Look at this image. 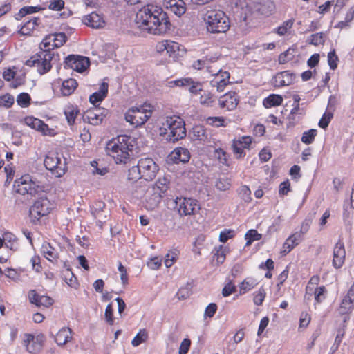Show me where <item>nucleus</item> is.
I'll list each match as a JSON object with an SVG mask.
<instances>
[{
  "label": "nucleus",
  "mask_w": 354,
  "mask_h": 354,
  "mask_svg": "<svg viewBox=\"0 0 354 354\" xmlns=\"http://www.w3.org/2000/svg\"><path fill=\"white\" fill-rule=\"evenodd\" d=\"M52 36L53 48H59L64 45L67 40V37L64 32H57L50 35Z\"/></svg>",
  "instance_id": "37"
},
{
  "label": "nucleus",
  "mask_w": 354,
  "mask_h": 354,
  "mask_svg": "<svg viewBox=\"0 0 354 354\" xmlns=\"http://www.w3.org/2000/svg\"><path fill=\"white\" fill-rule=\"evenodd\" d=\"M180 87H188V91L194 95L199 93L201 91H203L202 89V84L200 82H194L192 78H182L176 80L174 82H171V84Z\"/></svg>",
  "instance_id": "14"
},
{
  "label": "nucleus",
  "mask_w": 354,
  "mask_h": 354,
  "mask_svg": "<svg viewBox=\"0 0 354 354\" xmlns=\"http://www.w3.org/2000/svg\"><path fill=\"white\" fill-rule=\"evenodd\" d=\"M62 276L66 283L70 286H71L73 283V278L75 277L74 274L71 270V268H66V270H64L62 272Z\"/></svg>",
  "instance_id": "57"
},
{
  "label": "nucleus",
  "mask_w": 354,
  "mask_h": 354,
  "mask_svg": "<svg viewBox=\"0 0 354 354\" xmlns=\"http://www.w3.org/2000/svg\"><path fill=\"white\" fill-rule=\"evenodd\" d=\"M17 103L22 108H26L30 104L31 97L27 93H21L16 99Z\"/></svg>",
  "instance_id": "42"
},
{
  "label": "nucleus",
  "mask_w": 354,
  "mask_h": 354,
  "mask_svg": "<svg viewBox=\"0 0 354 354\" xmlns=\"http://www.w3.org/2000/svg\"><path fill=\"white\" fill-rule=\"evenodd\" d=\"M346 250L344 242L339 240L333 250V266L335 268H340L345 261Z\"/></svg>",
  "instance_id": "16"
},
{
  "label": "nucleus",
  "mask_w": 354,
  "mask_h": 354,
  "mask_svg": "<svg viewBox=\"0 0 354 354\" xmlns=\"http://www.w3.org/2000/svg\"><path fill=\"white\" fill-rule=\"evenodd\" d=\"M105 319L107 323L110 325H113L114 320H113V309L112 307L111 304H109L107 305L106 309H105V313H104Z\"/></svg>",
  "instance_id": "56"
},
{
  "label": "nucleus",
  "mask_w": 354,
  "mask_h": 354,
  "mask_svg": "<svg viewBox=\"0 0 354 354\" xmlns=\"http://www.w3.org/2000/svg\"><path fill=\"white\" fill-rule=\"evenodd\" d=\"M324 41V34L323 32H318L313 34L310 36V41H309V44L314 46H318L320 44H323Z\"/></svg>",
  "instance_id": "50"
},
{
  "label": "nucleus",
  "mask_w": 354,
  "mask_h": 354,
  "mask_svg": "<svg viewBox=\"0 0 354 354\" xmlns=\"http://www.w3.org/2000/svg\"><path fill=\"white\" fill-rule=\"evenodd\" d=\"M215 156L218 158L221 163L229 166L228 155L223 149L218 148L216 149Z\"/></svg>",
  "instance_id": "48"
},
{
  "label": "nucleus",
  "mask_w": 354,
  "mask_h": 354,
  "mask_svg": "<svg viewBox=\"0 0 354 354\" xmlns=\"http://www.w3.org/2000/svg\"><path fill=\"white\" fill-rule=\"evenodd\" d=\"M313 217V215L309 214L303 221L300 230L302 234H306L308 231L309 227L312 223Z\"/></svg>",
  "instance_id": "61"
},
{
  "label": "nucleus",
  "mask_w": 354,
  "mask_h": 354,
  "mask_svg": "<svg viewBox=\"0 0 354 354\" xmlns=\"http://www.w3.org/2000/svg\"><path fill=\"white\" fill-rule=\"evenodd\" d=\"M191 345L190 339L185 338L184 339L180 346L178 350V354H187L189 351Z\"/></svg>",
  "instance_id": "63"
},
{
  "label": "nucleus",
  "mask_w": 354,
  "mask_h": 354,
  "mask_svg": "<svg viewBox=\"0 0 354 354\" xmlns=\"http://www.w3.org/2000/svg\"><path fill=\"white\" fill-rule=\"evenodd\" d=\"M333 116V115L330 112L325 113L319 121V127L322 129L327 128Z\"/></svg>",
  "instance_id": "53"
},
{
  "label": "nucleus",
  "mask_w": 354,
  "mask_h": 354,
  "mask_svg": "<svg viewBox=\"0 0 354 354\" xmlns=\"http://www.w3.org/2000/svg\"><path fill=\"white\" fill-rule=\"evenodd\" d=\"M15 102L14 96L6 93L0 96V106L6 109L10 108Z\"/></svg>",
  "instance_id": "45"
},
{
  "label": "nucleus",
  "mask_w": 354,
  "mask_h": 354,
  "mask_svg": "<svg viewBox=\"0 0 354 354\" xmlns=\"http://www.w3.org/2000/svg\"><path fill=\"white\" fill-rule=\"evenodd\" d=\"M262 238V234H259L257 230L251 229L249 230L245 234V239L246 241V246L250 245L254 241H259Z\"/></svg>",
  "instance_id": "39"
},
{
  "label": "nucleus",
  "mask_w": 354,
  "mask_h": 354,
  "mask_svg": "<svg viewBox=\"0 0 354 354\" xmlns=\"http://www.w3.org/2000/svg\"><path fill=\"white\" fill-rule=\"evenodd\" d=\"M317 134V131L315 129H310L308 131H304L303 133L301 140L303 143L306 145H310L313 143L315 140V138Z\"/></svg>",
  "instance_id": "40"
},
{
  "label": "nucleus",
  "mask_w": 354,
  "mask_h": 354,
  "mask_svg": "<svg viewBox=\"0 0 354 354\" xmlns=\"http://www.w3.org/2000/svg\"><path fill=\"white\" fill-rule=\"evenodd\" d=\"M119 272H120V279L123 285H126L128 283V276L126 268L122 264L121 262H119L118 268Z\"/></svg>",
  "instance_id": "62"
},
{
  "label": "nucleus",
  "mask_w": 354,
  "mask_h": 354,
  "mask_svg": "<svg viewBox=\"0 0 354 354\" xmlns=\"http://www.w3.org/2000/svg\"><path fill=\"white\" fill-rule=\"evenodd\" d=\"M238 104L239 98L235 92H228L218 99L219 106L228 111L235 109Z\"/></svg>",
  "instance_id": "15"
},
{
  "label": "nucleus",
  "mask_w": 354,
  "mask_h": 354,
  "mask_svg": "<svg viewBox=\"0 0 354 354\" xmlns=\"http://www.w3.org/2000/svg\"><path fill=\"white\" fill-rule=\"evenodd\" d=\"M89 59L84 56L69 55L64 60L65 68H71L78 73H83L89 67Z\"/></svg>",
  "instance_id": "12"
},
{
  "label": "nucleus",
  "mask_w": 354,
  "mask_h": 354,
  "mask_svg": "<svg viewBox=\"0 0 354 354\" xmlns=\"http://www.w3.org/2000/svg\"><path fill=\"white\" fill-rule=\"evenodd\" d=\"M40 24V19L33 17L30 20L26 21L18 31L21 35H30L33 30Z\"/></svg>",
  "instance_id": "28"
},
{
  "label": "nucleus",
  "mask_w": 354,
  "mask_h": 354,
  "mask_svg": "<svg viewBox=\"0 0 354 354\" xmlns=\"http://www.w3.org/2000/svg\"><path fill=\"white\" fill-rule=\"evenodd\" d=\"M151 114V105L144 104L139 106L130 108L124 114V118L133 127H138L145 124Z\"/></svg>",
  "instance_id": "6"
},
{
  "label": "nucleus",
  "mask_w": 354,
  "mask_h": 354,
  "mask_svg": "<svg viewBox=\"0 0 354 354\" xmlns=\"http://www.w3.org/2000/svg\"><path fill=\"white\" fill-rule=\"evenodd\" d=\"M105 207L106 204L103 201H96L91 206V214L95 218H100Z\"/></svg>",
  "instance_id": "36"
},
{
  "label": "nucleus",
  "mask_w": 354,
  "mask_h": 354,
  "mask_svg": "<svg viewBox=\"0 0 354 354\" xmlns=\"http://www.w3.org/2000/svg\"><path fill=\"white\" fill-rule=\"evenodd\" d=\"M169 158L174 163H186L190 159V152L185 147H176L171 153Z\"/></svg>",
  "instance_id": "23"
},
{
  "label": "nucleus",
  "mask_w": 354,
  "mask_h": 354,
  "mask_svg": "<svg viewBox=\"0 0 354 354\" xmlns=\"http://www.w3.org/2000/svg\"><path fill=\"white\" fill-rule=\"evenodd\" d=\"M207 122L216 127H226L225 118L222 116L209 117L207 119Z\"/></svg>",
  "instance_id": "46"
},
{
  "label": "nucleus",
  "mask_w": 354,
  "mask_h": 354,
  "mask_svg": "<svg viewBox=\"0 0 354 354\" xmlns=\"http://www.w3.org/2000/svg\"><path fill=\"white\" fill-rule=\"evenodd\" d=\"M15 192L21 195L35 196L38 192L39 187L35 184L29 175H25L20 178L15 180L14 183Z\"/></svg>",
  "instance_id": "9"
},
{
  "label": "nucleus",
  "mask_w": 354,
  "mask_h": 354,
  "mask_svg": "<svg viewBox=\"0 0 354 354\" xmlns=\"http://www.w3.org/2000/svg\"><path fill=\"white\" fill-rule=\"evenodd\" d=\"M91 109L94 113H96L97 116L102 118V120H104L109 113V111L108 109L100 107L98 105H95L94 107Z\"/></svg>",
  "instance_id": "58"
},
{
  "label": "nucleus",
  "mask_w": 354,
  "mask_h": 354,
  "mask_svg": "<svg viewBox=\"0 0 354 354\" xmlns=\"http://www.w3.org/2000/svg\"><path fill=\"white\" fill-rule=\"evenodd\" d=\"M158 171V166L152 158H141L136 165L132 166L129 169L127 179L131 182H136L142 178L146 181L152 180Z\"/></svg>",
  "instance_id": "4"
},
{
  "label": "nucleus",
  "mask_w": 354,
  "mask_h": 354,
  "mask_svg": "<svg viewBox=\"0 0 354 354\" xmlns=\"http://www.w3.org/2000/svg\"><path fill=\"white\" fill-rule=\"evenodd\" d=\"M175 203L180 216L196 214L201 209L197 201L189 198L177 197Z\"/></svg>",
  "instance_id": "11"
},
{
  "label": "nucleus",
  "mask_w": 354,
  "mask_h": 354,
  "mask_svg": "<svg viewBox=\"0 0 354 354\" xmlns=\"http://www.w3.org/2000/svg\"><path fill=\"white\" fill-rule=\"evenodd\" d=\"M326 292V289L324 286L317 287L315 290V292H314L315 299L316 300V301L317 303L322 302V300L325 298L324 295Z\"/></svg>",
  "instance_id": "55"
},
{
  "label": "nucleus",
  "mask_w": 354,
  "mask_h": 354,
  "mask_svg": "<svg viewBox=\"0 0 354 354\" xmlns=\"http://www.w3.org/2000/svg\"><path fill=\"white\" fill-rule=\"evenodd\" d=\"M214 258H216V264L220 265L223 263L225 259V250L222 245L219 246V248L216 250V252L214 255Z\"/></svg>",
  "instance_id": "59"
},
{
  "label": "nucleus",
  "mask_w": 354,
  "mask_h": 354,
  "mask_svg": "<svg viewBox=\"0 0 354 354\" xmlns=\"http://www.w3.org/2000/svg\"><path fill=\"white\" fill-rule=\"evenodd\" d=\"M189 136L193 140H198L201 142L209 141L210 133L203 125H195L189 132Z\"/></svg>",
  "instance_id": "18"
},
{
  "label": "nucleus",
  "mask_w": 354,
  "mask_h": 354,
  "mask_svg": "<svg viewBox=\"0 0 354 354\" xmlns=\"http://www.w3.org/2000/svg\"><path fill=\"white\" fill-rule=\"evenodd\" d=\"M135 22L140 29L157 35L167 33L171 26L168 15L162 8L149 4L138 10Z\"/></svg>",
  "instance_id": "1"
},
{
  "label": "nucleus",
  "mask_w": 354,
  "mask_h": 354,
  "mask_svg": "<svg viewBox=\"0 0 354 354\" xmlns=\"http://www.w3.org/2000/svg\"><path fill=\"white\" fill-rule=\"evenodd\" d=\"M44 164L46 169L51 171L57 177H62L66 171V162H62L57 153H48L45 157Z\"/></svg>",
  "instance_id": "8"
},
{
  "label": "nucleus",
  "mask_w": 354,
  "mask_h": 354,
  "mask_svg": "<svg viewBox=\"0 0 354 354\" xmlns=\"http://www.w3.org/2000/svg\"><path fill=\"white\" fill-rule=\"evenodd\" d=\"M338 60L339 58L334 49L328 53V63L330 69L335 70L337 68Z\"/></svg>",
  "instance_id": "49"
},
{
  "label": "nucleus",
  "mask_w": 354,
  "mask_h": 354,
  "mask_svg": "<svg viewBox=\"0 0 354 354\" xmlns=\"http://www.w3.org/2000/svg\"><path fill=\"white\" fill-rule=\"evenodd\" d=\"M52 36L48 35L43 39L40 44L41 50L26 60L27 66H36L39 74L43 75L48 72L51 68V61L54 57V53L50 50V46Z\"/></svg>",
  "instance_id": "2"
},
{
  "label": "nucleus",
  "mask_w": 354,
  "mask_h": 354,
  "mask_svg": "<svg viewBox=\"0 0 354 354\" xmlns=\"http://www.w3.org/2000/svg\"><path fill=\"white\" fill-rule=\"evenodd\" d=\"M3 242L6 241V245L7 248H9L12 250H17V245L15 244V241L17 238L15 235H14L11 232H5L3 235Z\"/></svg>",
  "instance_id": "41"
},
{
  "label": "nucleus",
  "mask_w": 354,
  "mask_h": 354,
  "mask_svg": "<svg viewBox=\"0 0 354 354\" xmlns=\"http://www.w3.org/2000/svg\"><path fill=\"white\" fill-rule=\"evenodd\" d=\"M26 124L33 129L41 132L44 135H50V131L48 125L41 120L36 118L33 116H27L24 118Z\"/></svg>",
  "instance_id": "17"
},
{
  "label": "nucleus",
  "mask_w": 354,
  "mask_h": 354,
  "mask_svg": "<svg viewBox=\"0 0 354 354\" xmlns=\"http://www.w3.org/2000/svg\"><path fill=\"white\" fill-rule=\"evenodd\" d=\"M178 48L179 46L178 43L165 41L160 44V50H166L167 53H174Z\"/></svg>",
  "instance_id": "43"
},
{
  "label": "nucleus",
  "mask_w": 354,
  "mask_h": 354,
  "mask_svg": "<svg viewBox=\"0 0 354 354\" xmlns=\"http://www.w3.org/2000/svg\"><path fill=\"white\" fill-rule=\"evenodd\" d=\"M52 209L50 201L46 197H41L37 199L30 207V216L37 221L41 217L48 214Z\"/></svg>",
  "instance_id": "10"
},
{
  "label": "nucleus",
  "mask_w": 354,
  "mask_h": 354,
  "mask_svg": "<svg viewBox=\"0 0 354 354\" xmlns=\"http://www.w3.org/2000/svg\"><path fill=\"white\" fill-rule=\"evenodd\" d=\"M108 83L102 82L100 86L99 90L90 95L89 102L95 106L103 101L108 95Z\"/></svg>",
  "instance_id": "24"
},
{
  "label": "nucleus",
  "mask_w": 354,
  "mask_h": 354,
  "mask_svg": "<svg viewBox=\"0 0 354 354\" xmlns=\"http://www.w3.org/2000/svg\"><path fill=\"white\" fill-rule=\"evenodd\" d=\"M131 140L129 136L120 135L107 142L106 153L113 157L117 164H126L130 160L129 151L133 150V145L130 143Z\"/></svg>",
  "instance_id": "3"
},
{
  "label": "nucleus",
  "mask_w": 354,
  "mask_h": 354,
  "mask_svg": "<svg viewBox=\"0 0 354 354\" xmlns=\"http://www.w3.org/2000/svg\"><path fill=\"white\" fill-rule=\"evenodd\" d=\"M214 186L219 191H227L232 187V180L227 176L219 177L216 179Z\"/></svg>",
  "instance_id": "33"
},
{
  "label": "nucleus",
  "mask_w": 354,
  "mask_h": 354,
  "mask_svg": "<svg viewBox=\"0 0 354 354\" xmlns=\"http://www.w3.org/2000/svg\"><path fill=\"white\" fill-rule=\"evenodd\" d=\"M295 56V50L294 48H289L287 50L279 55L278 62L280 64H284L293 59Z\"/></svg>",
  "instance_id": "38"
},
{
  "label": "nucleus",
  "mask_w": 354,
  "mask_h": 354,
  "mask_svg": "<svg viewBox=\"0 0 354 354\" xmlns=\"http://www.w3.org/2000/svg\"><path fill=\"white\" fill-rule=\"evenodd\" d=\"M162 124L165 130H169L167 139L169 141L175 142L184 138L187 135L185 122L180 117L167 118Z\"/></svg>",
  "instance_id": "7"
},
{
  "label": "nucleus",
  "mask_w": 354,
  "mask_h": 354,
  "mask_svg": "<svg viewBox=\"0 0 354 354\" xmlns=\"http://www.w3.org/2000/svg\"><path fill=\"white\" fill-rule=\"evenodd\" d=\"M24 344L26 348L27 351L30 353H35L41 348V344L35 341L34 335L28 334L26 339L24 341Z\"/></svg>",
  "instance_id": "29"
},
{
  "label": "nucleus",
  "mask_w": 354,
  "mask_h": 354,
  "mask_svg": "<svg viewBox=\"0 0 354 354\" xmlns=\"http://www.w3.org/2000/svg\"><path fill=\"white\" fill-rule=\"evenodd\" d=\"M29 301L38 307H49L53 304V299L46 295H40L36 290H31L28 293Z\"/></svg>",
  "instance_id": "19"
},
{
  "label": "nucleus",
  "mask_w": 354,
  "mask_h": 354,
  "mask_svg": "<svg viewBox=\"0 0 354 354\" xmlns=\"http://www.w3.org/2000/svg\"><path fill=\"white\" fill-rule=\"evenodd\" d=\"M282 102L283 97L281 95L270 94L263 100V104L266 108H271L281 105Z\"/></svg>",
  "instance_id": "32"
},
{
  "label": "nucleus",
  "mask_w": 354,
  "mask_h": 354,
  "mask_svg": "<svg viewBox=\"0 0 354 354\" xmlns=\"http://www.w3.org/2000/svg\"><path fill=\"white\" fill-rule=\"evenodd\" d=\"M234 235V230H225L220 233L219 241L225 243L229 239L233 237Z\"/></svg>",
  "instance_id": "64"
},
{
  "label": "nucleus",
  "mask_w": 354,
  "mask_h": 354,
  "mask_svg": "<svg viewBox=\"0 0 354 354\" xmlns=\"http://www.w3.org/2000/svg\"><path fill=\"white\" fill-rule=\"evenodd\" d=\"M166 4L167 8L178 17L186 11L185 3L183 0H167Z\"/></svg>",
  "instance_id": "27"
},
{
  "label": "nucleus",
  "mask_w": 354,
  "mask_h": 354,
  "mask_svg": "<svg viewBox=\"0 0 354 354\" xmlns=\"http://www.w3.org/2000/svg\"><path fill=\"white\" fill-rule=\"evenodd\" d=\"M161 198L162 196L160 193L157 192L155 187L148 189L145 196V208L147 210H153L160 204Z\"/></svg>",
  "instance_id": "20"
},
{
  "label": "nucleus",
  "mask_w": 354,
  "mask_h": 354,
  "mask_svg": "<svg viewBox=\"0 0 354 354\" xmlns=\"http://www.w3.org/2000/svg\"><path fill=\"white\" fill-rule=\"evenodd\" d=\"M254 286V281L253 280H244L240 286V293L245 294Z\"/></svg>",
  "instance_id": "54"
},
{
  "label": "nucleus",
  "mask_w": 354,
  "mask_h": 354,
  "mask_svg": "<svg viewBox=\"0 0 354 354\" xmlns=\"http://www.w3.org/2000/svg\"><path fill=\"white\" fill-rule=\"evenodd\" d=\"M204 21L207 32L213 34L226 32L230 27L228 17L221 10H207Z\"/></svg>",
  "instance_id": "5"
},
{
  "label": "nucleus",
  "mask_w": 354,
  "mask_h": 354,
  "mask_svg": "<svg viewBox=\"0 0 354 354\" xmlns=\"http://www.w3.org/2000/svg\"><path fill=\"white\" fill-rule=\"evenodd\" d=\"M83 23L92 28H101L105 26L103 18L95 12H93L83 17Z\"/></svg>",
  "instance_id": "22"
},
{
  "label": "nucleus",
  "mask_w": 354,
  "mask_h": 354,
  "mask_svg": "<svg viewBox=\"0 0 354 354\" xmlns=\"http://www.w3.org/2000/svg\"><path fill=\"white\" fill-rule=\"evenodd\" d=\"M147 338V333L143 330L140 331L136 337L133 339L131 344L133 346H138L140 344H141L142 342H144Z\"/></svg>",
  "instance_id": "51"
},
{
  "label": "nucleus",
  "mask_w": 354,
  "mask_h": 354,
  "mask_svg": "<svg viewBox=\"0 0 354 354\" xmlns=\"http://www.w3.org/2000/svg\"><path fill=\"white\" fill-rule=\"evenodd\" d=\"M295 75L289 71H284L278 73L273 78V83L275 86H288L293 83Z\"/></svg>",
  "instance_id": "21"
},
{
  "label": "nucleus",
  "mask_w": 354,
  "mask_h": 354,
  "mask_svg": "<svg viewBox=\"0 0 354 354\" xmlns=\"http://www.w3.org/2000/svg\"><path fill=\"white\" fill-rule=\"evenodd\" d=\"M169 180L167 178L164 177L162 178H159L156 182V189L160 191V193L164 194L169 189Z\"/></svg>",
  "instance_id": "47"
},
{
  "label": "nucleus",
  "mask_w": 354,
  "mask_h": 354,
  "mask_svg": "<svg viewBox=\"0 0 354 354\" xmlns=\"http://www.w3.org/2000/svg\"><path fill=\"white\" fill-rule=\"evenodd\" d=\"M252 143V138L250 136H243L241 139L233 140L232 149L236 158L245 156L244 149H249Z\"/></svg>",
  "instance_id": "13"
},
{
  "label": "nucleus",
  "mask_w": 354,
  "mask_h": 354,
  "mask_svg": "<svg viewBox=\"0 0 354 354\" xmlns=\"http://www.w3.org/2000/svg\"><path fill=\"white\" fill-rule=\"evenodd\" d=\"M254 295V303L257 306L261 305L266 297L265 290L261 288L257 292H255Z\"/></svg>",
  "instance_id": "52"
},
{
  "label": "nucleus",
  "mask_w": 354,
  "mask_h": 354,
  "mask_svg": "<svg viewBox=\"0 0 354 354\" xmlns=\"http://www.w3.org/2000/svg\"><path fill=\"white\" fill-rule=\"evenodd\" d=\"M77 82L75 79L70 78L62 82V93L65 96L71 95L77 87Z\"/></svg>",
  "instance_id": "30"
},
{
  "label": "nucleus",
  "mask_w": 354,
  "mask_h": 354,
  "mask_svg": "<svg viewBox=\"0 0 354 354\" xmlns=\"http://www.w3.org/2000/svg\"><path fill=\"white\" fill-rule=\"evenodd\" d=\"M64 115L69 125H73L79 113L77 106L69 104L64 109Z\"/></svg>",
  "instance_id": "31"
},
{
  "label": "nucleus",
  "mask_w": 354,
  "mask_h": 354,
  "mask_svg": "<svg viewBox=\"0 0 354 354\" xmlns=\"http://www.w3.org/2000/svg\"><path fill=\"white\" fill-rule=\"evenodd\" d=\"M82 118L84 122H88L92 125H98L103 121L102 118L97 116L96 113H94L91 108L84 113Z\"/></svg>",
  "instance_id": "34"
},
{
  "label": "nucleus",
  "mask_w": 354,
  "mask_h": 354,
  "mask_svg": "<svg viewBox=\"0 0 354 354\" xmlns=\"http://www.w3.org/2000/svg\"><path fill=\"white\" fill-rule=\"evenodd\" d=\"M238 194L239 197L244 201L245 203L250 202L251 191L247 185H242L238 189Z\"/></svg>",
  "instance_id": "44"
},
{
  "label": "nucleus",
  "mask_w": 354,
  "mask_h": 354,
  "mask_svg": "<svg viewBox=\"0 0 354 354\" xmlns=\"http://www.w3.org/2000/svg\"><path fill=\"white\" fill-rule=\"evenodd\" d=\"M64 1L63 0H51L48 6V8L52 10L60 11L64 7Z\"/></svg>",
  "instance_id": "60"
},
{
  "label": "nucleus",
  "mask_w": 354,
  "mask_h": 354,
  "mask_svg": "<svg viewBox=\"0 0 354 354\" xmlns=\"http://www.w3.org/2000/svg\"><path fill=\"white\" fill-rule=\"evenodd\" d=\"M41 252L49 261L57 263L59 259V252L48 242H44L41 248Z\"/></svg>",
  "instance_id": "25"
},
{
  "label": "nucleus",
  "mask_w": 354,
  "mask_h": 354,
  "mask_svg": "<svg viewBox=\"0 0 354 354\" xmlns=\"http://www.w3.org/2000/svg\"><path fill=\"white\" fill-rule=\"evenodd\" d=\"M216 101V97L208 91H203L200 97V103L202 105L212 107Z\"/></svg>",
  "instance_id": "35"
},
{
  "label": "nucleus",
  "mask_w": 354,
  "mask_h": 354,
  "mask_svg": "<svg viewBox=\"0 0 354 354\" xmlns=\"http://www.w3.org/2000/svg\"><path fill=\"white\" fill-rule=\"evenodd\" d=\"M73 331L70 328L63 327L56 334L55 341L58 346H64L72 339Z\"/></svg>",
  "instance_id": "26"
}]
</instances>
